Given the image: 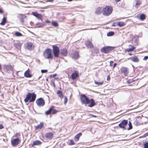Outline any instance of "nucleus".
Here are the masks:
<instances>
[{"instance_id":"dca6fc26","label":"nucleus","mask_w":148,"mask_h":148,"mask_svg":"<svg viewBox=\"0 0 148 148\" xmlns=\"http://www.w3.org/2000/svg\"><path fill=\"white\" fill-rule=\"evenodd\" d=\"M44 125V123L42 122H41L40 124L37 126H36L35 127V130H38L39 129H40L43 127Z\"/></svg>"},{"instance_id":"79ce46f5","label":"nucleus","mask_w":148,"mask_h":148,"mask_svg":"<svg viewBox=\"0 0 148 148\" xmlns=\"http://www.w3.org/2000/svg\"><path fill=\"white\" fill-rule=\"evenodd\" d=\"M67 98H66V97H65L64 99V103L65 104H66V103H67Z\"/></svg>"},{"instance_id":"0eeeda50","label":"nucleus","mask_w":148,"mask_h":148,"mask_svg":"<svg viewBox=\"0 0 148 148\" xmlns=\"http://www.w3.org/2000/svg\"><path fill=\"white\" fill-rule=\"evenodd\" d=\"M24 47L26 49L31 50L34 48V46L33 44L30 42H28L25 44Z\"/></svg>"},{"instance_id":"c9c22d12","label":"nucleus","mask_w":148,"mask_h":148,"mask_svg":"<svg viewBox=\"0 0 148 148\" xmlns=\"http://www.w3.org/2000/svg\"><path fill=\"white\" fill-rule=\"evenodd\" d=\"M114 33L113 32H109L107 34V36H111L114 35Z\"/></svg>"},{"instance_id":"864d4df0","label":"nucleus","mask_w":148,"mask_h":148,"mask_svg":"<svg viewBox=\"0 0 148 148\" xmlns=\"http://www.w3.org/2000/svg\"><path fill=\"white\" fill-rule=\"evenodd\" d=\"M91 116L94 117H96V116L94 115L93 114H91Z\"/></svg>"},{"instance_id":"cd10ccee","label":"nucleus","mask_w":148,"mask_h":148,"mask_svg":"<svg viewBox=\"0 0 148 148\" xmlns=\"http://www.w3.org/2000/svg\"><path fill=\"white\" fill-rule=\"evenodd\" d=\"M6 22V19L5 17H4L2 19V22L0 23L1 25H4Z\"/></svg>"},{"instance_id":"a19ab883","label":"nucleus","mask_w":148,"mask_h":148,"mask_svg":"<svg viewBox=\"0 0 148 148\" xmlns=\"http://www.w3.org/2000/svg\"><path fill=\"white\" fill-rule=\"evenodd\" d=\"M140 1H137L136 4V7L137 8L138 6L140 4Z\"/></svg>"},{"instance_id":"69168bd1","label":"nucleus","mask_w":148,"mask_h":148,"mask_svg":"<svg viewBox=\"0 0 148 148\" xmlns=\"http://www.w3.org/2000/svg\"><path fill=\"white\" fill-rule=\"evenodd\" d=\"M22 22H23V20H22Z\"/></svg>"},{"instance_id":"423d86ee","label":"nucleus","mask_w":148,"mask_h":148,"mask_svg":"<svg viewBox=\"0 0 148 148\" xmlns=\"http://www.w3.org/2000/svg\"><path fill=\"white\" fill-rule=\"evenodd\" d=\"M80 99L81 102L84 104H88L90 102V100L84 95H82Z\"/></svg>"},{"instance_id":"473e14b6","label":"nucleus","mask_w":148,"mask_h":148,"mask_svg":"<svg viewBox=\"0 0 148 148\" xmlns=\"http://www.w3.org/2000/svg\"><path fill=\"white\" fill-rule=\"evenodd\" d=\"M145 15L143 14H141L140 16V19L143 20L145 19Z\"/></svg>"},{"instance_id":"a211bd4d","label":"nucleus","mask_w":148,"mask_h":148,"mask_svg":"<svg viewBox=\"0 0 148 148\" xmlns=\"http://www.w3.org/2000/svg\"><path fill=\"white\" fill-rule=\"evenodd\" d=\"M85 44L86 46H88V47H89L90 48H92L93 47V45L91 42L90 41L88 40L86 42Z\"/></svg>"},{"instance_id":"c03bdc74","label":"nucleus","mask_w":148,"mask_h":148,"mask_svg":"<svg viewBox=\"0 0 148 148\" xmlns=\"http://www.w3.org/2000/svg\"><path fill=\"white\" fill-rule=\"evenodd\" d=\"M57 76L56 74H54L51 75H50V77L51 78H53Z\"/></svg>"},{"instance_id":"9b49d317","label":"nucleus","mask_w":148,"mask_h":148,"mask_svg":"<svg viewBox=\"0 0 148 148\" xmlns=\"http://www.w3.org/2000/svg\"><path fill=\"white\" fill-rule=\"evenodd\" d=\"M19 139L18 138L14 139L11 141L12 145L14 146L17 145L19 143Z\"/></svg>"},{"instance_id":"72a5a7b5","label":"nucleus","mask_w":148,"mask_h":148,"mask_svg":"<svg viewBox=\"0 0 148 148\" xmlns=\"http://www.w3.org/2000/svg\"><path fill=\"white\" fill-rule=\"evenodd\" d=\"M51 108L49 109V110L46 111L45 112L46 114L47 115H48L49 114H50L51 113Z\"/></svg>"},{"instance_id":"bb28decb","label":"nucleus","mask_w":148,"mask_h":148,"mask_svg":"<svg viewBox=\"0 0 148 148\" xmlns=\"http://www.w3.org/2000/svg\"><path fill=\"white\" fill-rule=\"evenodd\" d=\"M82 135V133H79L77 134L75 136V138L77 140H78L79 137Z\"/></svg>"},{"instance_id":"1a4fd4ad","label":"nucleus","mask_w":148,"mask_h":148,"mask_svg":"<svg viewBox=\"0 0 148 148\" xmlns=\"http://www.w3.org/2000/svg\"><path fill=\"white\" fill-rule=\"evenodd\" d=\"M128 123V121L124 120H123L119 124V126L121 128L125 129V127Z\"/></svg>"},{"instance_id":"bf43d9fd","label":"nucleus","mask_w":148,"mask_h":148,"mask_svg":"<svg viewBox=\"0 0 148 148\" xmlns=\"http://www.w3.org/2000/svg\"><path fill=\"white\" fill-rule=\"evenodd\" d=\"M72 0H68V1H71Z\"/></svg>"},{"instance_id":"8fccbe9b","label":"nucleus","mask_w":148,"mask_h":148,"mask_svg":"<svg viewBox=\"0 0 148 148\" xmlns=\"http://www.w3.org/2000/svg\"><path fill=\"white\" fill-rule=\"evenodd\" d=\"M3 12V11L2 9H0V13H2Z\"/></svg>"},{"instance_id":"6ab92c4d","label":"nucleus","mask_w":148,"mask_h":148,"mask_svg":"<svg viewBox=\"0 0 148 148\" xmlns=\"http://www.w3.org/2000/svg\"><path fill=\"white\" fill-rule=\"evenodd\" d=\"M78 76V74L75 72L73 73L71 75V77L73 79H76Z\"/></svg>"},{"instance_id":"f704fd0d","label":"nucleus","mask_w":148,"mask_h":148,"mask_svg":"<svg viewBox=\"0 0 148 148\" xmlns=\"http://www.w3.org/2000/svg\"><path fill=\"white\" fill-rule=\"evenodd\" d=\"M69 145H72L75 144L74 141L72 140H69Z\"/></svg>"},{"instance_id":"412c9836","label":"nucleus","mask_w":148,"mask_h":148,"mask_svg":"<svg viewBox=\"0 0 148 148\" xmlns=\"http://www.w3.org/2000/svg\"><path fill=\"white\" fill-rule=\"evenodd\" d=\"M90 100V104L88 105V106L92 107L95 105V103L94 100L92 99H91Z\"/></svg>"},{"instance_id":"2eb2a0df","label":"nucleus","mask_w":148,"mask_h":148,"mask_svg":"<svg viewBox=\"0 0 148 148\" xmlns=\"http://www.w3.org/2000/svg\"><path fill=\"white\" fill-rule=\"evenodd\" d=\"M53 133L52 132H47L46 133L45 136L46 138L51 139L52 138Z\"/></svg>"},{"instance_id":"13d9d810","label":"nucleus","mask_w":148,"mask_h":148,"mask_svg":"<svg viewBox=\"0 0 148 148\" xmlns=\"http://www.w3.org/2000/svg\"><path fill=\"white\" fill-rule=\"evenodd\" d=\"M121 0H115L116 1V2H118L119 1H120Z\"/></svg>"},{"instance_id":"20e7f679","label":"nucleus","mask_w":148,"mask_h":148,"mask_svg":"<svg viewBox=\"0 0 148 148\" xmlns=\"http://www.w3.org/2000/svg\"><path fill=\"white\" fill-rule=\"evenodd\" d=\"M53 52L54 56L56 57H58L59 56L60 49L57 46L53 45Z\"/></svg>"},{"instance_id":"5fc2aeb1","label":"nucleus","mask_w":148,"mask_h":148,"mask_svg":"<svg viewBox=\"0 0 148 148\" xmlns=\"http://www.w3.org/2000/svg\"><path fill=\"white\" fill-rule=\"evenodd\" d=\"M50 21L48 20H47L46 21V23H50Z\"/></svg>"},{"instance_id":"c85d7f7f","label":"nucleus","mask_w":148,"mask_h":148,"mask_svg":"<svg viewBox=\"0 0 148 148\" xmlns=\"http://www.w3.org/2000/svg\"><path fill=\"white\" fill-rule=\"evenodd\" d=\"M130 47H131V48H129L126 49V51H132L134 49V46L130 45Z\"/></svg>"},{"instance_id":"37998d69","label":"nucleus","mask_w":148,"mask_h":148,"mask_svg":"<svg viewBox=\"0 0 148 148\" xmlns=\"http://www.w3.org/2000/svg\"><path fill=\"white\" fill-rule=\"evenodd\" d=\"M47 72V70H41V72L42 73H45Z\"/></svg>"},{"instance_id":"c756f323","label":"nucleus","mask_w":148,"mask_h":148,"mask_svg":"<svg viewBox=\"0 0 148 148\" xmlns=\"http://www.w3.org/2000/svg\"><path fill=\"white\" fill-rule=\"evenodd\" d=\"M95 83L97 85V86L101 85L103 84V82H97L96 81H94Z\"/></svg>"},{"instance_id":"39448f33","label":"nucleus","mask_w":148,"mask_h":148,"mask_svg":"<svg viewBox=\"0 0 148 148\" xmlns=\"http://www.w3.org/2000/svg\"><path fill=\"white\" fill-rule=\"evenodd\" d=\"M114 48V47L107 46L101 48V51L102 52H103L105 53H108L113 50Z\"/></svg>"},{"instance_id":"7ed1b4c3","label":"nucleus","mask_w":148,"mask_h":148,"mask_svg":"<svg viewBox=\"0 0 148 148\" xmlns=\"http://www.w3.org/2000/svg\"><path fill=\"white\" fill-rule=\"evenodd\" d=\"M112 11V8L111 6H106L102 9L103 14L106 16H108L111 13Z\"/></svg>"},{"instance_id":"a18cd8bd","label":"nucleus","mask_w":148,"mask_h":148,"mask_svg":"<svg viewBox=\"0 0 148 148\" xmlns=\"http://www.w3.org/2000/svg\"><path fill=\"white\" fill-rule=\"evenodd\" d=\"M15 46L18 49H19L20 47V46L19 45V44H15Z\"/></svg>"},{"instance_id":"603ef678","label":"nucleus","mask_w":148,"mask_h":148,"mask_svg":"<svg viewBox=\"0 0 148 148\" xmlns=\"http://www.w3.org/2000/svg\"><path fill=\"white\" fill-rule=\"evenodd\" d=\"M113 63V61H110V65H111Z\"/></svg>"},{"instance_id":"052dcab7","label":"nucleus","mask_w":148,"mask_h":148,"mask_svg":"<svg viewBox=\"0 0 148 148\" xmlns=\"http://www.w3.org/2000/svg\"><path fill=\"white\" fill-rule=\"evenodd\" d=\"M1 69V65H0V70Z\"/></svg>"},{"instance_id":"49530a36","label":"nucleus","mask_w":148,"mask_h":148,"mask_svg":"<svg viewBox=\"0 0 148 148\" xmlns=\"http://www.w3.org/2000/svg\"><path fill=\"white\" fill-rule=\"evenodd\" d=\"M148 58V56H145L143 60H146Z\"/></svg>"},{"instance_id":"7c9ffc66","label":"nucleus","mask_w":148,"mask_h":148,"mask_svg":"<svg viewBox=\"0 0 148 148\" xmlns=\"http://www.w3.org/2000/svg\"><path fill=\"white\" fill-rule=\"evenodd\" d=\"M124 24V22H123L120 21L118 23V25L120 27L123 26Z\"/></svg>"},{"instance_id":"4c0bfd02","label":"nucleus","mask_w":148,"mask_h":148,"mask_svg":"<svg viewBox=\"0 0 148 148\" xmlns=\"http://www.w3.org/2000/svg\"><path fill=\"white\" fill-rule=\"evenodd\" d=\"M129 128H127V130H129L132 128V126L131 122L130 121H129Z\"/></svg>"},{"instance_id":"ea45409f","label":"nucleus","mask_w":148,"mask_h":148,"mask_svg":"<svg viewBox=\"0 0 148 148\" xmlns=\"http://www.w3.org/2000/svg\"><path fill=\"white\" fill-rule=\"evenodd\" d=\"M144 148H148V143H146L144 144Z\"/></svg>"},{"instance_id":"5701e85b","label":"nucleus","mask_w":148,"mask_h":148,"mask_svg":"<svg viewBox=\"0 0 148 148\" xmlns=\"http://www.w3.org/2000/svg\"><path fill=\"white\" fill-rule=\"evenodd\" d=\"M36 25L37 27H43L44 25V24L38 22L36 24Z\"/></svg>"},{"instance_id":"6e6552de","label":"nucleus","mask_w":148,"mask_h":148,"mask_svg":"<svg viewBox=\"0 0 148 148\" xmlns=\"http://www.w3.org/2000/svg\"><path fill=\"white\" fill-rule=\"evenodd\" d=\"M36 103L38 106L41 107L43 106L45 104L44 100L41 98L37 99L36 101Z\"/></svg>"},{"instance_id":"f257e3e1","label":"nucleus","mask_w":148,"mask_h":148,"mask_svg":"<svg viewBox=\"0 0 148 148\" xmlns=\"http://www.w3.org/2000/svg\"><path fill=\"white\" fill-rule=\"evenodd\" d=\"M36 95L34 93H28L26 96V98L25 99L24 101L25 102L29 101V102L34 101L36 99Z\"/></svg>"},{"instance_id":"4468645a","label":"nucleus","mask_w":148,"mask_h":148,"mask_svg":"<svg viewBox=\"0 0 148 148\" xmlns=\"http://www.w3.org/2000/svg\"><path fill=\"white\" fill-rule=\"evenodd\" d=\"M30 71L29 69H28L27 71H26L24 73V76L27 78L31 77H32V75L30 74Z\"/></svg>"},{"instance_id":"b1692460","label":"nucleus","mask_w":148,"mask_h":148,"mask_svg":"<svg viewBox=\"0 0 148 148\" xmlns=\"http://www.w3.org/2000/svg\"><path fill=\"white\" fill-rule=\"evenodd\" d=\"M42 143L41 142L38 140H36L33 143V145H40Z\"/></svg>"},{"instance_id":"6e6d98bb","label":"nucleus","mask_w":148,"mask_h":148,"mask_svg":"<svg viewBox=\"0 0 148 148\" xmlns=\"http://www.w3.org/2000/svg\"><path fill=\"white\" fill-rule=\"evenodd\" d=\"M138 106H136L135 107H134V108H138Z\"/></svg>"},{"instance_id":"a878e982","label":"nucleus","mask_w":148,"mask_h":148,"mask_svg":"<svg viewBox=\"0 0 148 148\" xmlns=\"http://www.w3.org/2000/svg\"><path fill=\"white\" fill-rule=\"evenodd\" d=\"M57 93L58 94L60 98H62L63 97V95L62 92L60 90H58L57 92Z\"/></svg>"},{"instance_id":"09e8293b","label":"nucleus","mask_w":148,"mask_h":148,"mask_svg":"<svg viewBox=\"0 0 148 148\" xmlns=\"http://www.w3.org/2000/svg\"><path fill=\"white\" fill-rule=\"evenodd\" d=\"M3 128V126L2 125H0V129H2Z\"/></svg>"},{"instance_id":"0e129e2a","label":"nucleus","mask_w":148,"mask_h":148,"mask_svg":"<svg viewBox=\"0 0 148 148\" xmlns=\"http://www.w3.org/2000/svg\"><path fill=\"white\" fill-rule=\"evenodd\" d=\"M147 135H148V133H147Z\"/></svg>"},{"instance_id":"4d7b16f0","label":"nucleus","mask_w":148,"mask_h":148,"mask_svg":"<svg viewBox=\"0 0 148 148\" xmlns=\"http://www.w3.org/2000/svg\"><path fill=\"white\" fill-rule=\"evenodd\" d=\"M116 63H114V67L116 65Z\"/></svg>"},{"instance_id":"ddd939ff","label":"nucleus","mask_w":148,"mask_h":148,"mask_svg":"<svg viewBox=\"0 0 148 148\" xmlns=\"http://www.w3.org/2000/svg\"><path fill=\"white\" fill-rule=\"evenodd\" d=\"M121 70L122 73H123L125 76L127 75L128 72V69L127 68L123 67L121 68Z\"/></svg>"},{"instance_id":"680f3d73","label":"nucleus","mask_w":148,"mask_h":148,"mask_svg":"<svg viewBox=\"0 0 148 148\" xmlns=\"http://www.w3.org/2000/svg\"><path fill=\"white\" fill-rule=\"evenodd\" d=\"M87 29H84V30H87Z\"/></svg>"},{"instance_id":"2f4dec72","label":"nucleus","mask_w":148,"mask_h":148,"mask_svg":"<svg viewBox=\"0 0 148 148\" xmlns=\"http://www.w3.org/2000/svg\"><path fill=\"white\" fill-rule=\"evenodd\" d=\"M52 25L55 27H57L58 26V23L55 21H53L52 22Z\"/></svg>"},{"instance_id":"9d476101","label":"nucleus","mask_w":148,"mask_h":148,"mask_svg":"<svg viewBox=\"0 0 148 148\" xmlns=\"http://www.w3.org/2000/svg\"><path fill=\"white\" fill-rule=\"evenodd\" d=\"M71 56L75 60L78 59L79 57L78 53L77 51H74L72 53Z\"/></svg>"},{"instance_id":"393cba45","label":"nucleus","mask_w":148,"mask_h":148,"mask_svg":"<svg viewBox=\"0 0 148 148\" xmlns=\"http://www.w3.org/2000/svg\"><path fill=\"white\" fill-rule=\"evenodd\" d=\"M18 17L19 18L23 19L26 18V16L25 15L20 14L18 15Z\"/></svg>"},{"instance_id":"3c124183","label":"nucleus","mask_w":148,"mask_h":148,"mask_svg":"<svg viewBox=\"0 0 148 148\" xmlns=\"http://www.w3.org/2000/svg\"><path fill=\"white\" fill-rule=\"evenodd\" d=\"M47 1L49 2H52L54 0H47Z\"/></svg>"},{"instance_id":"e2e57ef3","label":"nucleus","mask_w":148,"mask_h":148,"mask_svg":"<svg viewBox=\"0 0 148 148\" xmlns=\"http://www.w3.org/2000/svg\"><path fill=\"white\" fill-rule=\"evenodd\" d=\"M55 79H58V78H55Z\"/></svg>"},{"instance_id":"f03ea898","label":"nucleus","mask_w":148,"mask_h":148,"mask_svg":"<svg viewBox=\"0 0 148 148\" xmlns=\"http://www.w3.org/2000/svg\"><path fill=\"white\" fill-rule=\"evenodd\" d=\"M51 49H46L43 53V56L46 59H51L53 58L51 53Z\"/></svg>"},{"instance_id":"f8f14e48","label":"nucleus","mask_w":148,"mask_h":148,"mask_svg":"<svg viewBox=\"0 0 148 148\" xmlns=\"http://www.w3.org/2000/svg\"><path fill=\"white\" fill-rule=\"evenodd\" d=\"M32 15L36 17L38 19L42 20V16L41 14L37 13L36 12H33Z\"/></svg>"},{"instance_id":"e433bc0d","label":"nucleus","mask_w":148,"mask_h":148,"mask_svg":"<svg viewBox=\"0 0 148 148\" xmlns=\"http://www.w3.org/2000/svg\"><path fill=\"white\" fill-rule=\"evenodd\" d=\"M15 34L17 36H22V34L19 32H16Z\"/></svg>"},{"instance_id":"aec40b11","label":"nucleus","mask_w":148,"mask_h":148,"mask_svg":"<svg viewBox=\"0 0 148 148\" xmlns=\"http://www.w3.org/2000/svg\"><path fill=\"white\" fill-rule=\"evenodd\" d=\"M61 53L64 56H66L67 55V50L66 49H63L61 50Z\"/></svg>"},{"instance_id":"4be33fe9","label":"nucleus","mask_w":148,"mask_h":148,"mask_svg":"<svg viewBox=\"0 0 148 148\" xmlns=\"http://www.w3.org/2000/svg\"><path fill=\"white\" fill-rule=\"evenodd\" d=\"M130 59L132 61L134 62H138L139 60L137 57L136 56L131 57Z\"/></svg>"},{"instance_id":"f3484780","label":"nucleus","mask_w":148,"mask_h":148,"mask_svg":"<svg viewBox=\"0 0 148 148\" xmlns=\"http://www.w3.org/2000/svg\"><path fill=\"white\" fill-rule=\"evenodd\" d=\"M102 9L101 7H98L96 9L95 13L97 14H99L101 13Z\"/></svg>"},{"instance_id":"de8ad7c7","label":"nucleus","mask_w":148,"mask_h":148,"mask_svg":"<svg viewBox=\"0 0 148 148\" xmlns=\"http://www.w3.org/2000/svg\"><path fill=\"white\" fill-rule=\"evenodd\" d=\"M51 84H52L53 86L54 87H55V83L54 81H51Z\"/></svg>"},{"instance_id":"58836bf2","label":"nucleus","mask_w":148,"mask_h":148,"mask_svg":"<svg viewBox=\"0 0 148 148\" xmlns=\"http://www.w3.org/2000/svg\"><path fill=\"white\" fill-rule=\"evenodd\" d=\"M51 108V113L52 114H55L57 112V111L56 110L53 109V108Z\"/></svg>"}]
</instances>
